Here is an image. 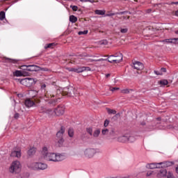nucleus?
Here are the masks:
<instances>
[{
    "instance_id": "obj_1",
    "label": "nucleus",
    "mask_w": 178,
    "mask_h": 178,
    "mask_svg": "<svg viewBox=\"0 0 178 178\" xmlns=\"http://www.w3.org/2000/svg\"><path fill=\"white\" fill-rule=\"evenodd\" d=\"M42 155L45 161H49L52 162H60L66 159V156L63 154H56L48 152V147H43Z\"/></svg>"
},
{
    "instance_id": "obj_2",
    "label": "nucleus",
    "mask_w": 178,
    "mask_h": 178,
    "mask_svg": "<svg viewBox=\"0 0 178 178\" xmlns=\"http://www.w3.org/2000/svg\"><path fill=\"white\" fill-rule=\"evenodd\" d=\"M123 60V54L121 53L116 54L108 56V62L110 63H120Z\"/></svg>"
},
{
    "instance_id": "obj_3",
    "label": "nucleus",
    "mask_w": 178,
    "mask_h": 178,
    "mask_svg": "<svg viewBox=\"0 0 178 178\" xmlns=\"http://www.w3.org/2000/svg\"><path fill=\"white\" fill-rule=\"evenodd\" d=\"M29 168L33 170H44L48 168V165L44 163H32L29 165Z\"/></svg>"
},
{
    "instance_id": "obj_4",
    "label": "nucleus",
    "mask_w": 178,
    "mask_h": 178,
    "mask_svg": "<svg viewBox=\"0 0 178 178\" xmlns=\"http://www.w3.org/2000/svg\"><path fill=\"white\" fill-rule=\"evenodd\" d=\"M20 168L21 165L19 161H13L9 168V172L10 173L16 175L20 172Z\"/></svg>"
},
{
    "instance_id": "obj_5",
    "label": "nucleus",
    "mask_w": 178,
    "mask_h": 178,
    "mask_svg": "<svg viewBox=\"0 0 178 178\" xmlns=\"http://www.w3.org/2000/svg\"><path fill=\"white\" fill-rule=\"evenodd\" d=\"M18 80L22 86H25L26 87H31V86H34V84H35V79L33 78H25Z\"/></svg>"
},
{
    "instance_id": "obj_6",
    "label": "nucleus",
    "mask_w": 178,
    "mask_h": 178,
    "mask_svg": "<svg viewBox=\"0 0 178 178\" xmlns=\"http://www.w3.org/2000/svg\"><path fill=\"white\" fill-rule=\"evenodd\" d=\"M136 138L134 136H130L129 135H124L118 138V141L119 143H134Z\"/></svg>"
},
{
    "instance_id": "obj_7",
    "label": "nucleus",
    "mask_w": 178,
    "mask_h": 178,
    "mask_svg": "<svg viewBox=\"0 0 178 178\" xmlns=\"http://www.w3.org/2000/svg\"><path fill=\"white\" fill-rule=\"evenodd\" d=\"M83 152L86 158L91 159L97 154V150L94 148H87Z\"/></svg>"
},
{
    "instance_id": "obj_8",
    "label": "nucleus",
    "mask_w": 178,
    "mask_h": 178,
    "mask_svg": "<svg viewBox=\"0 0 178 178\" xmlns=\"http://www.w3.org/2000/svg\"><path fill=\"white\" fill-rule=\"evenodd\" d=\"M40 112L42 113H47L50 118H51V116H55L56 115L55 109L53 110L52 108H44L42 106L40 108Z\"/></svg>"
},
{
    "instance_id": "obj_9",
    "label": "nucleus",
    "mask_w": 178,
    "mask_h": 178,
    "mask_svg": "<svg viewBox=\"0 0 178 178\" xmlns=\"http://www.w3.org/2000/svg\"><path fill=\"white\" fill-rule=\"evenodd\" d=\"M74 94V88L70 86L68 88H65L63 91V95H67V97H72Z\"/></svg>"
},
{
    "instance_id": "obj_10",
    "label": "nucleus",
    "mask_w": 178,
    "mask_h": 178,
    "mask_svg": "<svg viewBox=\"0 0 178 178\" xmlns=\"http://www.w3.org/2000/svg\"><path fill=\"white\" fill-rule=\"evenodd\" d=\"M55 115L56 116H62L63 113H65V106H58L57 108L54 109Z\"/></svg>"
},
{
    "instance_id": "obj_11",
    "label": "nucleus",
    "mask_w": 178,
    "mask_h": 178,
    "mask_svg": "<svg viewBox=\"0 0 178 178\" xmlns=\"http://www.w3.org/2000/svg\"><path fill=\"white\" fill-rule=\"evenodd\" d=\"M54 99H51L50 101L48 102L47 103V106H55V105H56L57 102H58V99H60V98H59V96H58V95H52Z\"/></svg>"
},
{
    "instance_id": "obj_12",
    "label": "nucleus",
    "mask_w": 178,
    "mask_h": 178,
    "mask_svg": "<svg viewBox=\"0 0 178 178\" xmlns=\"http://www.w3.org/2000/svg\"><path fill=\"white\" fill-rule=\"evenodd\" d=\"M27 72H40V66L35 65H27Z\"/></svg>"
},
{
    "instance_id": "obj_13",
    "label": "nucleus",
    "mask_w": 178,
    "mask_h": 178,
    "mask_svg": "<svg viewBox=\"0 0 178 178\" xmlns=\"http://www.w3.org/2000/svg\"><path fill=\"white\" fill-rule=\"evenodd\" d=\"M134 67L136 69V70H143L144 69V64L140 62L136 61L134 63Z\"/></svg>"
},
{
    "instance_id": "obj_14",
    "label": "nucleus",
    "mask_w": 178,
    "mask_h": 178,
    "mask_svg": "<svg viewBox=\"0 0 178 178\" xmlns=\"http://www.w3.org/2000/svg\"><path fill=\"white\" fill-rule=\"evenodd\" d=\"M166 175H168V171L165 169H161L159 170V173L157 174V177L159 178L166 177Z\"/></svg>"
},
{
    "instance_id": "obj_15",
    "label": "nucleus",
    "mask_w": 178,
    "mask_h": 178,
    "mask_svg": "<svg viewBox=\"0 0 178 178\" xmlns=\"http://www.w3.org/2000/svg\"><path fill=\"white\" fill-rule=\"evenodd\" d=\"M24 104L26 108H31V106H34V105L35 104V103H34V101L31 100V99H26Z\"/></svg>"
},
{
    "instance_id": "obj_16",
    "label": "nucleus",
    "mask_w": 178,
    "mask_h": 178,
    "mask_svg": "<svg viewBox=\"0 0 178 178\" xmlns=\"http://www.w3.org/2000/svg\"><path fill=\"white\" fill-rule=\"evenodd\" d=\"M10 156H13V158H20L22 156V153L19 150H13L10 154Z\"/></svg>"
},
{
    "instance_id": "obj_17",
    "label": "nucleus",
    "mask_w": 178,
    "mask_h": 178,
    "mask_svg": "<svg viewBox=\"0 0 178 178\" xmlns=\"http://www.w3.org/2000/svg\"><path fill=\"white\" fill-rule=\"evenodd\" d=\"M158 165H161L159 163H148L146 165L147 169H156L159 167H158Z\"/></svg>"
},
{
    "instance_id": "obj_18",
    "label": "nucleus",
    "mask_w": 178,
    "mask_h": 178,
    "mask_svg": "<svg viewBox=\"0 0 178 178\" xmlns=\"http://www.w3.org/2000/svg\"><path fill=\"white\" fill-rule=\"evenodd\" d=\"M64 134H65V127H61L60 130L58 131L56 134V137H58V138H63Z\"/></svg>"
},
{
    "instance_id": "obj_19",
    "label": "nucleus",
    "mask_w": 178,
    "mask_h": 178,
    "mask_svg": "<svg viewBox=\"0 0 178 178\" xmlns=\"http://www.w3.org/2000/svg\"><path fill=\"white\" fill-rule=\"evenodd\" d=\"M111 138H112V140H115V138H116V136H118V134L116 133V131L115 130V129H112L109 131L108 133Z\"/></svg>"
},
{
    "instance_id": "obj_20",
    "label": "nucleus",
    "mask_w": 178,
    "mask_h": 178,
    "mask_svg": "<svg viewBox=\"0 0 178 178\" xmlns=\"http://www.w3.org/2000/svg\"><path fill=\"white\" fill-rule=\"evenodd\" d=\"M175 163L172 161H164L159 163V165H163L164 168H169V166H173Z\"/></svg>"
},
{
    "instance_id": "obj_21",
    "label": "nucleus",
    "mask_w": 178,
    "mask_h": 178,
    "mask_svg": "<svg viewBox=\"0 0 178 178\" xmlns=\"http://www.w3.org/2000/svg\"><path fill=\"white\" fill-rule=\"evenodd\" d=\"M5 59V62H6L7 63H17L18 60L16 59H12V58H9L7 57H4Z\"/></svg>"
},
{
    "instance_id": "obj_22",
    "label": "nucleus",
    "mask_w": 178,
    "mask_h": 178,
    "mask_svg": "<svg viewBox=\"0 0 178 178\" xmlns=\"http://www.w3.org/2000/svg\"><path fill=\"white\" fill-rule=\"evenodd\" d=\"M29 156H33L35 154V147H31L27 152Z\"/></svg>"
},
{
    "instance_id": "obj_23",
    "label": "nucleus",
    "mask_w": 178,
    "mask_h": 178,
    "mask_svg": "<svg viewBox=\"0 0 178 178\" xmlns=\"http://www.w3.org/2000/svg\"><path fill=\"white\" fill-rule=\"evenodd\" d=\"M95 15L104 16V15H105V13H106V11L105 10H95Z\"/></svg>"
},
{
    "instance_id": "obj_24",
    "label": "nucleus",
    "mask_w": 178,
    "mask_h": 178,
    "mask_svg": "<svg viewBox=\"0 0 178 178\" xmlns=\"http://www.w3.org/2000/svg\"><path fill=\"white\" fill-rule=\"evenodd\" d=\"M91 68L90 67H79V73H83V72H90Z\"/></svg>"
},
{
    "instance_id": "obj_25",
    "label": "nucleus",
    "mask_w": 178,
    "mask_h": 178,
    "mask_svg": "<svg viewBox=\"0 0 178 178\" xmlns=\"http://www.w3.org/2000/svg\"><path fill=\"white\" fill-rule=\"evenodd\" d=\"M68 72H74L75 73H80V67L78 68H73V67H68L67 68Z\"/></svg>"
},
{
    "instance_id": "obj_26",
    "label": "nucleus",
    "mask_w": 178,
    "mask_h": 178,
    "mask_svg": "<svg viewBox=\"0 0 178 178\" xmlns=\"http://www.w3.org/2000/svg\"><path fill=\"white\" fill-rule=\"evenodd\" d=\"M70 22H71V23H76V22H77V18L74 15H70Z\"/></svg>"
},
{
    "instance_id": "obj_27",
    "label": "nucleus",
    "mask_w": 178,
    "mask_h": 178,
    "mask_svg": "<svg viewBox=\"0 0 178 178\" xmlns=\"http://www.w3.org/2000/svg\"><path fill=\"white\" fill-rule=\"evenodd\" d=\"M68 136L69 137H73V136H74V130H73V129L70 128L68 129Z\"/></svg>"
},
{
    "instance_id": "obj_28",
    "label": "nucleus",
    "mask_w": 178,
    "mask_h": 178,
    "mask_svg": "<svg viewBox=\"0 0 178 178\" xmlns=\"http://www.w3.org/2000/svg\"><path fill=\"white\" fill-rule=\"evenodd\" d=\"M90 62H102V60H109L108 58H100V59H89Z\"/></svg>"
},
{
    "instance_id": "obj_29",
    "label": "nucleus",
    "mask_w": 178,
    "mask_h": 178,
    "mask_svg": "<svg viewBox=\"0 0 178 178\" xmlns=\"http://www.w3.org/2000/svg\"><path fill=\"white\" fill-rule=\"evenodd\" d=\"M161 42H166L167 44H173V38L172 39H165L161 41Z\"/></svg>"
},
{
    "instance_id": "obj_30",
    "label": "nucleus",
    "mask_w": 178,
    "mask_h": 178,
    "mask_svg": "<svg viewBox=\"0 0 178 178\" xmlns=\"http://www.w3.org/2000/svg\"><path fill=\"white\" fill-rule=\"evenodd\" d=\"M64 140L63 138H60L59 140H58V147H62V145H63V143H64Z\"/></svg>"
},
{
    "instance_id": "obj_31",
    "label": "nucleus",
    "mask_w": 178,
    "mask_h": 178,
    "mask_svg": "<svg viewBox=\"0 0 178 178\" xmlns=\"http://www.w3.org/2000/svg\"><path fill=\"white\" fill-rule=\"evenodd\" d=\"M109 131H110V130L108 129H102V134L103 136H108V134H109Z\"/></svg>"
},
{
    "instance_id": "obj_32",
    "label": "nucleus",
    "mask_w": 178,
    "mask_h": 178,
    "mask_svg": "<svg viewBox=\"0 0 178 178\" xmlns=\"http://www.w3.org/2000/svg\"><path fill=\"white\" fill-rule=\"evenodd\" d=\"M106 111L108 112V113H109V115H116V111L115 110H112L111 108H106Z\"/></svg>"
},
{
    "instance_id": "obj_33",
    "label": "nucleus",
    "mask_w": 178,
    "mask_h": 178,
    "mask_svg": "<svg viewBox=\"0 0 178 178\" xmlns=\"http://www.w3.org/2000/svg\"><path fill=\"white\" fill-rule=\"evenodd\" d=\"M15 76H16L17 77H19L20 76H23V71H19L17 70L15 72Z\"/></svg>"
},
{
    "instance_id": "obj_34",
    "label": "nucleus",
    "mask_w": 178,
    "mask_h": 178,
    "mask_svg": "<svg viewBox=\"0 0 178 178\" xmlns=\"http://www.w3.org/2000/svg\"><path fill=\"white\" fill-rule=\"evenodd\" d=\"M101 133V131L99 129H96L93 133V137H98Z\"/></svg>"
},
{
    "instance_id": "obj_35",
    "label": "nucleus",
    "mask_w": 178,
    "mask_h": 178,
    "mask_svg": "<svg viewBox=\"0 0 178 178\" xmlns=\"http://www.w3.org/2000/svg\"><path fill=\"white\" fill-rule=\"evenodd\" d=\"M160 84L161 86H168V84H169V82L168 81V80L164 79V80L160 81Z\"/></svg>"
},
{
    "instance_id": "obj_36",
    "label": "nucleus",
    "mask_w": 178,
    "mask_h": 178,
    "mask_svg": "<svg viewBox=\"0 0 178 178\" xmlns=\"http://www.w3.org/2000/svg\"><path fill=\"white\" fill-rule=\"evenodd\" d=\"M79 35H86V34H88V31L86 30V31H79L78 33Z\"/></svg>"
},
{
    "instance_id": "obj_37",
    "label": "nucleus",
    "mask_w": 178,
    "mask_h": 178,
    "mask_svg": "<svg viewBox=\"0 0 178 178\" xmlns=\"http://www.w3.org/2000/svg\"><path fill=\"white\" fill-rule=\"evenodd\" d=\"M5 19V13L3 11L0 12V20Z\"/></svg>"
},
{
    "instance_id": "obj_38",
    "label": "nucleus",
    "mask_w": 178,
    "mask_h": 178,
    "mask_svg": "<svg viewBox=\"0 0 178 178\" xmlns=\"http://www.w3.org/2000/svg\"><path fill=\"white\" fill-rule=\"evenodd\" d=\"M55 45V43H49L47 46L44 47L45 49L47 48H52Z\"/></svg>"
},
{
    "instance_id": "obj_39",
    "label": "nucleus",
    "mask_w": 178,
    "mask_h": 178,
    "mask_svg": "<svg viewBox=\"0 0 178 178\" xmlns=\"http://www.w3.org/2000/svg\"><path fill=\"white\" fill-rule=\"evenodd\" d=\"M121 92L122 94H129L130 92V90L129 89H124L121 90Z\"/></svg>"
},
{
    "instance_id": "obj_40",
    "label": "nucleus",
    "mask_w": 178,
    "mask_h": 178,
    "mask_svg": "<svg viewBox=\"0 0 178 178\" xmlns=\"http://www.w3.org/2000/svg\"><path fill=\"white\" fill-rule=\"evenodd\" d=\"M100 45H108V40H103L100 42Z\"/></svg>"
},
{
    "instance_id": "obj_41",
    "label": "nucleus",
    "mask_w": 178,
    "mask_h": 178,
    "mask_svg": "<svg viewBox=\"0 0 178 178\" xmlns=\"http://www.w3.org/2000/svg\"><path fill=\"white\" fill-rule=\"evenodd\" d=\"M70 8H72L74 12H77L79 9V7H77L76 6H70Z\"/></svg>"
},
{
    "instance_id": "obj_42",
    "label": "nucleus",
    "mask_w": 178,
    "mask_h": 178,
    "mask_svg": "<svg viewBox=\"0 0 178 178\" xmlns=\"http://www.w3.org/2000/svg\"><path fill=\"white\" fill-rule=\"evenodd\" d=\"M127 31H129V29H127V28L120 29V32L122 33V34H126Z\"/></svg>"
},
{
    "instance_id": "obj_43",
    "label": "nucleus",
    "mask_w": 178,
    "mask_h": 178,
    "mask_svg": "<svg viewBox=\"0 0 178 178\" xmlns=\"http://www.w3.org/2000/svg\"><path fill=\"white\" fill-rule=\"evenodd\" d=\"M166 177H167V178H174L173 174H172V172H167Z\"/></svg>"
},
{
    "instance_id": "obj_44",
    "label": "nucleus",
    "mask_w": 178,
    "mask_h": 178,
    "mask_svg": "<svg viewBox=\"0 0 178 178\" xmlns=\"http://www.w3.org/2000/svg\"><path fill=\"white\" fill-rule=\"evenodd\" d=\"M86 131H87V133H88V134H90V136H92V129H91V128H88V129H86Z\"/></svg>"
},
{
    "instance_id": "obj_45",
    "label": "nucleus",
    "mask_w": 178,
    "mask_h": 178,
    "mask_svg": "<svg viewBox=\"0 0 178 178\" xmlns=\"http://www.w3.org/2000/svg\"><path fill=\"white\" fill-rule=\"evenodd\" d=\"M109 90H110V91H112L113 92L115 91H117L118 90H120V88H112V87H110Z\"/></svg>"
},
{
    "instance_id": "obj_46",
    "label": "nucleus",
    "mask_w": 178,
    "mask_h": 178,
    "mask_svg": "<svg viewBox=\"0 0 178 178\" xmlns=\"http://www.w3.org/2000/svg\"><path fill=\"white\" fill-rule=\"evenodd\" d=\"M108 125H109V120H105L104 123V127H108Z\"/></svg>"
},
{
    "instance_id": "obj_47",
    "label": "nucleus",
    "mask_w": 178,
    "mask_h": 178,
    "mask_svg": "<svg viewBox=\"0 0 178 178\" xmlns=\"http://www.w3.org/2000/svg\"><path fill=\"white\" fill-rule=\"evenodd\" d=\"M20 69H22V70L23 71H26V70L27 71L28 67L27 65H22Z\"/></svg>"
},
{
    "instance_id": "obj_48",
    "label": "nucleus",
    "mask_w": 178,
    "mask_h": 178,
    "mask_svg": "<svg viewBox=\"0 0 178 178\" xmlns=\"http://www.w3.org/2000/svg\"><path fill=\"white\" fill-rule=\"evenodd\" d=\"M160 72H161V73H162V74H163V73H166V68L162 67V68L160 70Z\"/></svg>"
},
{
    "instance_id": "obj_49",
    "label": "nucleus",
    "mask_w": 178,
    "mask_h": 178,
    "mask_svg": "<svg viewBox=\"0 0 178 178\" xmlns=\"http://www.w3.org/2000/svg\"><path fill=\"white\" fill-rule=\"evenodd\" d=\"M172 44H178V38H172Z\"/></svg>"
},
{
    "instance_id": "obj_50",
    "label": "nucleus",
    "mask_w": 178,
    "mask_h": 178,
    "mask_svg": "<svg viewBox=\"0 0 178 178\" xmlns=\"http://www.w3.org/2000/svg\"><path fill=\"white\" fill-rule=\"evenodd\" d=\"M154 73L157 76H162V72H161V71H154Z\"/></svg>"
},
{
    "instance_id": "obj_51",
    "label": "nucleus",
    "mask_w": 178,
    "mask_h": 178,
    "mask_svg": "<svg viewBox=\"0 0 178 178\" xmlns=\"http://www.w3.org/2000/svg\"><path fill=\"white\" fill-rule=\"evenodd\" d=\"M125 13H127V11L116 13L115 15H125Z\"/></svg>"
},
{
    "instance_id": "obj_52",
    "label": "nucleus",
    "mask_w": 178,
    "mask_h": 178,
    "mask_svg": "<svg viewBox=\"0 0 178 178\" xmlns=\"http://www.w3.org/2000/svg\"><path fill=\"white\" fill-rule=\"evenodd\" d=\"M40 70L42 72H48V68H42L40 67Z\"/></svg>"
},
{
    "instance_id": "obj_53",
    "label": "nucleus",
    "mask_w": 178,
    "mask_h": 178,
    "mask_svg": "<svg viewBox=\"0 0 178 178\" xmlns=\"http://www.w3.org/2000/svg\"><path fill=\"white\" fill-rule=\"evenodd\" d=\"M22 76H29V72H26V71H22Z\"/></svg>"
},
{
    "instance_id": "obj_54",
    "label": "nucleus",
    "mask_w": 178,
    "mask_h": 178,
    "mask_svg": "<svg viewBox=\"0 0 178 178\" xmlns=\"http://www.w3.org/2000/svg\"><path fill=\"white\" fill-rule=\"evenodd\" d=\"M20 116V115L17 113H16L15 115H14V118L15 119H19V117Z\"/></svg>"
},
{
    "instance_id": "obj_55",
    "label": "nucleus",
    "mask_w": 178,
    "mask_h": 178,
    "mask_svg": "<svg viewBox=\"0 0 178 178\" xmlns=\"http://www.w3.org/2000/svg\"><path fill=\"white\" fill-rule=\"evenodd\" d=\"M151 175H152V171H149L147 172L146 176L149 177Z\"/></svg>"
},
{
    "instance_id": "obj_56",
    "label": "nucleus",
    "mask_w": 178,
    "mask_h": 178,
    "mask_svg": "<svg viewBox=\"0 0 178 178\" xmlns=\"http://www.w3.org/2000/svg\"><path fill=\"white\" fill-rule=\"evenodd\" d=\"M45 87H47V85H45V83L42 84V86H41L42 90H44L45 88Z\"/></svg>"
},
{
    "instance_id": "obj_57",
    "label": "nucleus",
    "mask_w": 178,
    "mask_h": 178,
    "mask_svg": "<svg viewBox=\"0 0 178 178\" xmlns=\"http://www.w3.org/2000/svg\"><path fill=\"white\" fill-rule=\"evenodd\" d=\"M115 15H116V13L107 14L106 16H115Z\"/></svg>"
},
{
    "instance_id": "obj_58",
    "label": "nucleus",
    "mask_w": 178,
    "mask_h": 178,
    "mask_svg": "<svg viewBox=\"0 0 178 178\" xmlns=\"http://www.w3.org/2000/svg\"><path fill=\"white\" fill-rule=\"evenodd\" d=\"M88 2H90V3H94V2H95V0H88Z\"/></svg>"
},
{
    "instance_id": "obj_59",
    "label": "nucleus",
    "mask_w": 178,
    "mask_h": 178,
    "mask_svg": "<svg viewBox=\"0 0 178 178\" xmlns=\"http://www.w3.org/2000/svg\"><path fill=\"white\" fill-rule=\"evenodd\" d=\"M152 10H151V9H147V10H146V12H147V13H151Z\"/></svg>"
},
{
    "instance_id": "obj_60",
    "label": "nucleus",
    "mask_w": 178,
    "mask_h": 178,
    "mask_svg": "<svg viewBox=\"0 0 178 178\" xmlns=\"http://www.w3.org/2000/svg\"><path fill=\"white\" fill-rule=\"evenodd\" d=\"M172 5H178V1L172 2Z\"/></svg>"
},
{
    "instance_id": "obj_61",
    "label": "nucleus",
    "mask_w": 178,
    "mask_h": 178,
    "mask_svg": "<svg viewBox=\"0 0 178 178\" xmlns=\"http://www.w3.org/2000/svg\"><path fill=\"white\" fill-rule=\"evenodd\" d=\"M81 2H88V0H80Z\"/></svg>"
},
{
    "instance_id": "obj_62",
    "label": "nucleus",
    "mask_w": 178,
    "mask_h": 178,
    "mask_svg": "<svg viewBox=\"0 0 178 178\" xmlns=\"http://www.w3.org/2000/svg\"><path fill=\"white\" fill-rule=\"evenodd\" d=\"M120 19H126V17L125 16H122V17H120Z\"/></svg>"
},
{
    "instance_id": "obj_63",
    "label": "nucleus",
    "mask_w": 178,
    "mask_h": 178,
    "mask_svg": "<svg viewBox=\"0 0 178 178\" xmlns=\"http://www.w3.org/2000/svg\"><path fill=\"white\" fill-rule=\"evenodd\" d=\"M175 170H176V172L178 173V167L176 168Z\"/></svg>"
},
{
    "instance_id": "obj_64",
    "label": "nucleus",
    "mask_w": 178,
    "mask_h": 178,
    "mask_svg": "<svg viewBox=\"0 0 178 178\" xmlns=\"http://www.w3.org/2000/svg\"><path fill=\"white\" fill-rule=\"evenodd\" d=\"M175 15L178 16V10L177 12H175Z\"/></svg>"
}]
</instances>
